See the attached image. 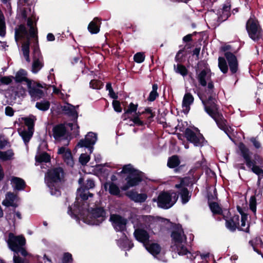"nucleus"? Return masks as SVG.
I'll return each instance as SVG.
<instances>
[{"instance_id":"f257e3e1","label":"nucleus","mask_w":263,"mask_h":263,"mask_svg":"<svg viewBox=\"0 0 263 263\" xmlns=\"http://www.w3.org/2000/svg\"><path fill=\"white\" fill-rule=\"evenodd\" d=\"M117 174L120 176L122 174L126 175L125 178L126 183L121 187L123 191H127L130 187L139 185L144 180V173L134 168L131 164L124 165L122 171Z\"/></svg>"},{"instance_id":"f03ea898","label":"nucleus","mask_w":263,"mask_h":263,"mask_svg":"<svg viewBox=\"0 0 263 263\" xmlns=\"http://www.w3.org/2000/svg\"><path fill=\"white\" fill-rule=\"evenodd\" d=\"M203 104L205 112L214 119L220 129L226 132L228 129L226 126L227 120L224 118L222 113L220 112L217 101L206 102Z\"/></svg>"},{"instance_id":"7ed1b4c3","label":"nucleus","mask_w":263,"mask_h":263,"mask_svg":"<svg viewBox=\"0 0 263 263\" xmlns=\"http://www.w3.org/2000/svg\"><path fill=\"white\" fill-rule=\"evenodd\" d=\"M246 29L249 37L255 42H258L262 39L263 30L254 15H252L247 21Z\"/></svg>"},{"instance_id":"20e7f679","label":"nucleus","mask_w":263,"mask_h":263,"mask_svg":"<svg viewBox=\"0 0 263 263\" xmlns=\"http://www.w3.org/2000/svg\"><path fill=\"white\" fill-rule=\"evenodd\" d=\"M106 212L103 207L92 208L85 217H83L84 222L91 225H99L106 218Z\"/></svg>"},{"instance_id":"39448f33","label":"nucleus","mask_w":263,"mask_h":263,"mask_svg":"<svg viewBox=\"0 0 263 263\" xmlns=\"http://www.w3.org/2000/svg\"><path fill=\"white\" fill-rule=\"evenodd\" d=\"M238 148L240 151L241 156L245 161L246 165L249 168H251V171L257 175H260L262 170L258 165H256V161L252 160L249 149L243 142H240L238 144Z\"/></svg>"},{"instance_id":"423d86ee","label":"nucleus","mask_w":263,"mask_h":263,"mask_svg":"<svg viewBox=\"0 0 263 263\" xmlns=\"http://www.w3.org/2000/svg\"><path fill=\"white\" fill-rule=\"evenodd\" d=\"M223 219L226 221V227L230 231L234 232L236 229H238L239 231H243L247 233L249 232V224H248L246 229L239 227V216L238 215L234 214L233 216H232L231 212L228 210L223 215Z\"/></svg>"},{"instance_id":"0eeeda50","label":"nucleus","mask_w":263,"mask_h":263,"mask_svg":"<svg viewBox=\"0 0 263 263\" xmlns=\"http://www.w3.org/2000/svg\"><path fill=\"white\" fill-rule=\"evenodd\" d=\"M184 137L187 141L196 147H202L207 142L203 135L200 133H196L191 128L187 127L184 132Z\"/></svg>"},{"instance_id":"6e6552de","label":"nucleus","mask_w":263,"mask_h":263,"mask_svg":"<svg viewBox=\"0 0 263 263\" xmlns=\"http://www.w3.org/2000/svg\"><path fill=\"white\" fill-rule=\"evenodd\" d=\"M97 140V134L93 132H88L84 139H81L77 144L78 147H86L88 148L90 153L93 149V145Z\"/></svg>"},{"instance_id":"1a4fd4ad","label":"nucleus","mask_w":263,"mask_h":263,"mask_svg":"<svg viewBox=\"0 0 263 263\" xmlns=\"http://www.w3.org/2000/svg\"><path fill=\"white\" fill-rule=\"evenodd\" d=\"M64 176L63 169L61 167H55L48 170L47 173V184L61 182Z\"/></svg>"},{"instance_id":"9d476101","label":"nucleus","mask_w":263,"mask_h":263,"mask_svg":"<svg viewBox=\"0 0 263 263\" xmlns=\"http://www.w3.org/2000/svg\"><path fill=\"white\" fill-rule=\"evenodd\" d=\"M109 221L111 222L116 231L123 232L126 230L127 220L121 215L116 214H110Z\"/></svg>"},{"instance_id":"9b49d317","label":"nucleus","mask_w":263,"mask_h":263,"mask_svg":"<svg viewBox=\"0 0 263 263\" xmlns=\"http://www.w3.org/2000/svg\"><path fill=\"white\" fill-rule=\"evenodd\" d=\"M171 194L166 192H161L157 198L158 206L164 209H168L173 205V203H171Z\"/></svg>"},{"instance_id":"f8f14e48","label":"nucleus","mask_w":263,"mask_h":263,"mask_svg":"<svg viewBox=\"0 0 263 263\" xmlns=\"http://www.w3.org/2000/svg\"><path fill=\"white\" fill-rule=\"evenodd\" d=\"M224 55L231 74H236L238 71V61L236 56L231 52H226Z\"/></svg>"},{"instance_id":"ddd939ff","label":"nucleus","mask_w":263,"mask_h":263,"mask_svg":"<svg viewBox=\"0 0 263 263\" xmlns=\"http://www.w3.org/2000/svg\"><path fill=\"white\" fill-rule=\"evenodd\" d=\"M8 244L10 249H17L20 246H24L26 244L25 238L22 235L15 236L13 233H10L9 234V239Z\"/></svg>"},{"instance_id":"4468645a","label":"nucleus","mask_w":263,"mask_h":263,"mask_svg":"<svg viewBox=\"0 0 263 263\" xmlns=\"http://www.w3.org/2000/svg\"><path fill=\"white\" fill-rule=\"evenodd\" d=\"M197 79L200 85L205 87L207 82L211 79V69L209 68H205L198 73V67L196 69Z\"/></svg>"},{"instance_id":"2eb2a0df","label":"nucleus","mask_w":263,"mask_h":263,"mask_svg":"<svg viewBox=\"0 0 263 263\" xmlns=\"http://www.w3.org/2000/svg\"><path fill=\"white\" fill-rule=\"evenodd\" d=\"M231 5L227 2L223 5L222 9L218 10L217 22L222 23L228 19L231 16Z\"/></svg>"},{"instance_id":"dca6fc26","label":"nucleus","mask_w":263,"mask_h":263,"mask_svg":"<svg viewBox=\"0 0 263 263\" xmlns=\"http://www.w3.org/2000/svg\"><path fill=\"white\" fill-rule=\"evenodd\" d=\"M134 235L137 240L144 245L149 242V235L147 231L143 229H136L134 231Z\"/></svg>"},{"instance_id":"f3484780","label":"nucleus","mask_w":263,"mask_h":263,"mask_svg":"<svg viewBox=\"0 0 263 263\" xmlns=\"http://www.w3.org/2000/svg\"><path fill=\"white\" fill-rule=\"evenodd\" d=\"M125 195L131 200L137 203L144 202L147 198V195L146 193H138L134 191H130L126 192Z\"/></svg>"},{"instance_id":"a211bd4d","label":"nucleus","mask_w":263,"mask_h":263,"mask_svg":"<svg viewBox=\"0 0 263 263\" xmlns=\"http://www.w3.org/2000/svg\"><path fill=\"white\" fill-rule=\"evenodd\" d=\"M102 18L95 17L88 25L87 29L88 31L92 34L99 33L100 30Z\"/></svg>"},{"instance_id":"6ab92c4d","label":"nucleus","mask_w":263,"mask_h":263,"mask_svg":"<svg viewBox=\"0 0 263 263\" xmlns=\"http://www.w3.org/2000/svg\"><path fill=\"white\" fill-rule=\"evenodd\" d=\"M27 87L29 93L33 99L39 100L44 96V92L42 90L32 86V82L27 84Z\"/></svg>"},{"instance_id":"aec40b11","label":"nucleus","mask_w":263,"mask_h":263,"mask_svg":"<svg viewBox=\"0 0 263 263\" xmlns=\"http://www.w3.org/2000/svg\"><path fill=\"white\" fill-rule=\"evenodd\" d=\"M67 132L66 128L64 124L61 123L56 125L53 127V136L56 140L65 136Z\"/></svg>"},{"instance_id":"412c9836","label":"nucleus","mask_w":263,"mask_h":263,"mask_svg":"<svg viewBox=\"0 0 263 263\" xmlns=\"http://www.w3.org/2000/svg\"><path fill=\"white\" fill-rule=\"evenodd\" d=\"M67 104L68 106L64 105L62 106V111L68 116L73 118L74 122H77L78 117V112L76 110L73 105L69 103Z\"/></svg>"},{"instance_id":"4be33fe9","label":"nucleus","mask_w":263,"mask_h":263,"mask_svg":"<svg viewBox=\"0 0 263 263\" xmlns=\"http://www.w3.org/2000/svg\"><path fill=\"white\" fill-rule=\"evenodd\" d=\"M78 182L79 184L81 185V187L79 190H83L84 192L92 189L95 186V181L91 178H88L86 181L84 182V178L81 177L79 178Z\"/></svg>"},{"instance_id":"5701e85b","label":"nucleus","mask_w":263,"mask_h":263,"mask_svg":"<svg viewBox=\"0 0 263 263\" xmlns=\"http://www.w3.org/2000/svg\"><path fill=\"white\" fill-rule=\"evenodd\" d=\"M27 72L23 69H20L16 73L14 79L16 83H21L23 81L26 82L27 84L31 83L32 81L26 77Z\"/></svg>"},{"instance_id":"b1692460","label":"nucleus","mask_w":263,"mask_h":263,"mask_svg":"<svg viewBox=\"0 0 263 263\" xmlns=\"http://www.w3.org/2000/svg\"><path fill=\"white\" fill-rule=\"evenodd\" d=\"M27 35H28V31L25 25L21 24L18 26V28L15 29L14 37L16 41Z\"/></svg>"},{"instance_id":"393cba45","label":"nucleus","mask_w":263,"mask_h":263,"mask_svg":"<svg viewBox=\"0 0 263 263\" xmlns=\"http://www.w3.org/2000/svg\"><path fill=\"white\" fill-rule=\"evenodd\" d=\"M145 248L146 250L153 256H156L158 255L161 250V247L157 243H146L145 245Z\"/></svg>"},{"instance_id":"a878e982","label":"nucleus","mask_w":263,"mask_h":263,"mask_svg":"<svg viewBox=\"0 0 263 263\" xmlns=\"http://www.w3.org/2000/svg\"><path fill=\"white\" fill-rule=\"evenodd\" d=\"M208 205L213 215H222L223 217V215L226 214L223 212L221 207L218 202H209Z\"/></svg>"},{"instance_id":"bb28decb","label":"nucleus","mask_w":263,"mask_h":263,"mask_svg":"<svg viewBox=\"0 0 263 263\" xmlns=\"http://www.w3.org/2000/svg\"><path fill=\"white\" fill-rule=\"evenodd\" d=\"M178 189L179 194L180 196L182 203L186 204L190 200L192 193L190 192L186 187H182Z\"/></svg>"},{"instance_id":"cd10ccee","label":"nucleus","mask_w":263,"mask_h":263,"mask_svg":"<svg viewBox=\"0 0 263 263\" xmlns=\"http://www.w3.org/2000/svg\"><path fill=\"white\" fill-rule=\"evenodd\" d=\"M138 108V104H134L133 102H131L129 106H128V108L125 109L124 112L122 115V119L123 120H126L130 118V115L132 113L136 112Z\"/></svg>"},{"instance_id":"c85d7f7f","label":"nucleus","mask_w":263,"mask_h":263,"mask_svg":"<svg viewBox=\"0 0 263 263\" xmlns=\"http://www.w3.org/2000/svg\"><path fill=\"white\" fill-rule=\"evenodd\" d=\"M194 98L193 95L190 93H185L182 100V107H185L189 111L190 108V105L194 102Z\"/></svg>"},{"instance_id":"c756f323","label":"nucleus","mask_w":263,"mask_h":263,"mask_svg":"<svg viewBox=\"0 0 263 263\" xmlns=\"http://www.w3.org/2000/svg\"><path fill=\"white\" fill-rule=\"evenodd\" d=\"M181 233H183L182 229H181L180 231H173L171 234V237L172 238V240L174 242L176 246L182 243L183 239Z\"/></svg>"},{"instance_id":"7c9ffc66","label":"nucleus","mask_w":263,"mask_h":263,"mask_svg":"<svg viewBox=\"0 0 263 263\" xmlns=\"http://www.w3.org/2000/svg\"><path fill=\"white\" fill-rule=\"evenodd\" d=\"M11 182L15 185V189L18 191L23 190L26 187L25 181L21 178L13 177Z\"/></svg>"},{"instance_id":"2f4dec72","label":"nucleus","mask_w":263,"mask_h":263,"mask_svg":"<svg viewBox=\"0 0 263 263\" xmlns=\"http://www.w3.org/2000/svg\"><path fill=\"white\" fill-rule=\"evenodd\" d=\"M88 198V195L85 193L83 190L79 194V197L77 196L76 199V201L74 202V206L76 208H80L82 205V202L87 200Z\"/></svg>"},{"instance_id":"473e14b6","label":"nucleus","mask_w":263,"mask_h":263,"mask_svg":"<svg viewBox=\"0 0 263 263\" xmlns=\"http://www.w3.org/2000/svg\"><path fill=\"white\" fill-rule=\"evenodd\" d=\"M180 163L179 157L177 155H173L168 158L167 165L170 168H174L177 167Z\"/></svg>"},{"instance_id":"72a5a7b5","label":"nucleus","mask_w":263,"mask_h":263,"mask_svg":"<svg viewBox=\"0 0 263 263\" xmlns=\"http://www.w3.org/2000/svg\"><path fill=\"white\" fill-rule=\"evenodd\" d=\"M33 59L40 60L43 58L39 45L38 39L34 41L33 46Z\"/></svg>"},{"instance_id":"f704fd0d","label":"nucleus","mask_w":263,"mask_h":263,"mask_svg":"<svg viewBox=\"0 0 263 263\" xmlns=\"http://www.w3.org/2000/svg\"><path fill=\"white\" fill-rule=\"evenodd\" d=\"M124 238L120 239V247L123 249L127 248V250H129L134 247V244L132 241L129 240L126 235L124 234Z\"/></svg>"},{"instance_id":"c9c22d12","label":"nucleus","mask_w":263,"mask_h":263,"mask_svg":"<svg viewBox=\"0 0 263 263\" xmlns=\"http://www.w3.org/2000/svg\"><path fill=\"white\" fill-rule=\"evenodd\" d=\"M33 130H29L28 129V130H24L19 133L20 135L22 138L24 142L26 145H27L28 143L30 141L33 136Z\"/></svg>"},{"instance_id":"e433bc0d","label":"nucleus","mask_w":263,"mask_h":263,"mask_svg":"<svg viewBox=\"0 0 263 263\" xmlns=\"http://www.w3.org/2000/svg\"><path fill=\"white\" fill-rule=\"evenodd\" d=\"M218 67L223 73H227L228 71V66L226 59L223 57H219L218 58Z\"/></svg>"},{"instance_id":"4c0bfd02","label":"nucleus","mask_w":263,"mask_h":263,"mask_svg":"<svg viewBox=\"0 0 263 263\" xmlns=\"http://www.w3.org/2000/svg\"><path fill=\"white\" fill-rule=\"evenodd\" d=\"M6 34V25L3 13L0 11V36L4 37Z\"/></svg>"},{"instance_id":"58836bf2","label":"nucleus","mask_w":263,"mask_h":263,"mask_svg":"<svg viewBox=\"0 0 263 263\" xmlns=\"http://www.w3.org/2000/svg\"><path fill=\"white\" fill-rule=\"evenodd\" d=\"M158 85L154 83L152 85V90L150 92L147 98V100L149 102L154 101L158 97L159 93L157 92Z\"/></svg>"},{"instance_id":"ea45409f","label":"nucleus","mask_w":263,"mask_h":263,"mask_svg":"<svg viewBox=\"0 0 263 263\" xmlns=\"http://www.w3.org/2000/svg\"><path fill=\"white\" fill-rule=\"evenodd\" d=\"M174 68L175 71L179 73L183 77L186 76L188 73V70L185 66L181 64H178L177 65H174Z\"/></svg>"},{"instance_id":"a19ab883","label":"nucleus","mask_w":263,"mask_h":263,"mask_svg":"<svg viewBox=\"0 0 263 263\" xmlns=\"http://www.w3.org/2000/svg\"><path fill=\"white\" fill-rule=\"evenodd\" d=\"M192 184V179L190 177H184L181 179L180 183L175 185V187L177 189L186 187Z\"/></svg>"},{"instance_id":"79ce46f5","label":"nucleus","mask_w":263,"mask_h":263,"mask_svg":"<svg viewBox=\"0 0 263 263\" xmlns=\"http://www.w3.org/2000/svg\"><path fill=\"white\" fill-rule=\"evenodd\" d=\"M50 156L46 152L35 156V160L39 163L48 162L50 161Z\"/></svg>"},{"instance_id":"37998d69","label":"nucleus","mask_w":263,"mask_h":263,"mask_svg":"<svg viewBox=\"0 0 263 263\" xmlns=\"http://www.w3.org/2000/svg\"><path fill=\"white\" fill-rule=\"evenodd\" d=\"M50 103L48 101H41L36 103L35 107L39 110L45 111L49 109Z\"/></svg>"},{"instance_id":"c03bdc74","label":"nucleus","mask_w":263,"mask_h":263,"mask_svg":"<svg viewBox=\"0 0 263 263\" xmlns=\"http://www.w3.org/2000/svg\"><path fill=\"white\" fill-rule=\"evenodd\" d=\"M43 66L44 64L40 61V60L33 59L31 71L33 73H36Z\"/></svg>"},{"instance_id":"a18cd8bd","label":"nucleus","mask_w":263,"mask_h":263,"mask_svg":"<svg viewBox=\"0 0 263 263\" xmlns=\"http://www.w3.org/2000/svg\"><path fill=\"white\" fill-rule=\"evenodd\" d=\"M108 191L110 194L115 196H119L120 190L119 187L114 182H110L108 187Z\"/></svg>"},{"instance_id":"49530a36","label":"nucleus","mask_w":263,"mask_h":263,"mask_svg":"<svg viewBox=\"0 0 263 263\" xmlns=\"http://www.w3.org/2000/svg\"><path fill=\"white\" fill-rule=\"evenodd\" d=\"M14 153L12 149H9L5 152L0 151V158L3 161H7L10 160Z\"/></svg>"},{"instance_id":"de8ad7c7","label":"nucleus","mask_w":263,"mask_h":263,"mask_svg":"<svg viewBox=\"0 0 263 263\" xmlns=\"http://www.w3.org/2000/svg\"><path fill=\"white\" fill-rule=\"evenodd\" d=\"M56 183H51L50 184H47L48 186L50 189V192L52 195H55L59 196L61 195V191L59 186L55 185Z\"/></svg>"},{"instance_id":"09e8293b","label":"nucleus","mask_w":263,"mask_h":263,"mask_svg":"<svg viewBox=\"0 0 263 263\" xmlns=\"http://www.w3.org/2000/svg\"><path fill=\"white\" fill-rule=\"evenodd\" d=\"M22 119L24 121L25 125L28 127V129L29 130H31L34 131V122L33 119L28 117H25Z\"/></svg>"},{"instance_id":"8fccbe9b","label":"nucleus","mask_w":263,"mask_h":263,"mask_svg":"<svg viewBox=\"0 0 263 263\" xmlns=\"http://www.w3.org/2000/svg\"><path fill=\"white\" fill-rule=\"evenodd\" d=\"M176 246V250L179 255H188L190 251H188L187 248L182 245V243L177 245Z\"/></svg>"},{"instance_id":"3c124183","label":"nucleus","mask_w":263,"mask_h":263,"mask_svg":"<svg viewBox=\"0 0 263 263\" xmlns=\"http://www.w3.org/2000/svg\"><path fill=\"white\" fill-rule=\"evenodd\" d=\"M22 50L23 52V54H29L30 53V41L29 39L27 37V40L25 42L22 46Z\"/></svg>"},{"instance_id":"603ef678","label":"nucleus","mask_w":263,"mask_h":263,"mask_svg":"<svg viewBox=\"0 0 263 263\" xmlns=\"http://www.w3.org/2000/svg\"><path fill=\"white\" fill-rule=\"evenodd\" d=\"M73 260L71 254L69 252H66L63 254L62 258V263H70Z\"/></svg>"},{"instance_id":"864d4df0","label":"nucleus","mask_w":263,"mask_h":263,"mask_svg":"<svg viewBox=\"0 0 263 263\" xmlns=\"http://www.w3.org/2000/svg\"><path fill=\"white\" fill-rule=\"evenodd\" d=\"M134 61L138 63H142L145 60V55L142 52H137L134 56Z\"/></svg>"},{"instance_id":"5fc2aeb1","label":"nucleus","mask_w":263,"mask_h":263,"mask_svg":"<svg viewBox=\"0 0 263 263\" xmlns=\"http://www.w3.org/2000/svg\"><path fill=\"white\" fill-rule=\"evenodd\" d=\"M90 156L86 154H81L79 162L82 165H85L90 160Z\"/></svg>"},{"instance_id":"6e6d98bb","label":"nucleus","mask_w":263,"mask_h":263,"mask_svg":"<svg viewBox=\"0 0 263 263\" xmlns=\"http://www.w3.org/2000/svg\"><path fill=\"white\" fill-rule=\"evenodd\" d=\"M102 85V83L101 81L97 80H92L89 83L90 87L93 89H100Z\"/></svg>"},{"instance_id":"4d7b16f0","label":"nucleus","mask_w":263,"mask_h":263,"mask_svg":"<svg viewBox=\"0 0 263 263\" xmlns=\"http://www.w3.org/2000/svg\"><path fill=\"white\" fill-rule=\"evenodd\" d=\"M250 209L254 213L256 212V199L254 196L251 197L249 203Z\"/></svg>"},{"instance_id":"13d9d810","label":"nucleus","mask_w":263,"mask_h":263,"mask_svg":"<svg viewBox=\"0 0 263 263\" xmlns=\"http://www.w3.org/2000/svg\"><path fill=\"white\" fill-rule=\"evenodd\" d=\"M218 194L216 188L214 190V193L213 194L211 192H208L207 193V198L208 200V203L209 202H213L212 200H217L218 199Z\"/></svg>"},{"instance_id":"bf43d9fd","label":"nucleus","mask_w":263,"mask_h":263,"mask_svg":"<svg viewBox=\"0 0 263 263\" xmlns=\"http://www.w3.org/2000/svg\"><path fill=\"white\" fill-rule=\"evenodd\" d=\"M13 78L14 77L12 76L2 77L1 78V83L2 84L9 85L12 82Z\"/></svg>"},{"instance_id":"052dcab7","label":"nucleus","mask_w":263,"mask_h":263,"mask_svg":"<svg viewBox=\"0 0 263 263\" xmlns=\"http://www.w3.org/2000/svg\"><path fill=\"white\" fill-rule=\"evenodd\" d=\"M129 119H130V121H133V123L137 126H144L145 124L144 122L141 120L140 118L138 117H130V118Z\"/></svg>"},{"instance_id":"680f3d73","label":"nucleus","mask_w":263,"mask_h":263,"mask_svg":"<svg viewBox=\"0 0 263 263\" xmlns=\"http://www.w3.org/2000/svg\"><path fill=\"white\" fill-rule=\"evenodd\" d=\"M23 246H20L18 247H17V249H12V251H13L15 253L18 254L19 253H21V254L24 256V257H26L27 254H28V253L27 252V251L25 250V249H24V248H23Z\"/></svg>"},{"instance_id":"e2e57ef3","label":"nucleus","mask_w":263,"mask_h":263,"mask_svg":"<svg viewBox=\"0 0 263 263\" xmlns=\"http://www.w3.org/2000/svg\"><path fill=\"white\" fill-rule=\"evenodd\" d=\"M29 35L30 37L35 39V40L37 38V28L30 27L29 30Z\"/></svg>"},{"instance_id":"0e129e2a","label":"nucleus","mask_w":263,"mask_h":263,"mask_svg":"<svg viewBox=\"0 0 263 263\" xmlns=\"http://www.w3.org/2000/svg\"><path fill=\"white\" fill-rule=\"evenodd\" d=\"M112 106L114 110L117 112L122 111V107L120 101L118 100H114L112 101Z\"/></svg>"},{"instance_id":"69168bd1","label":"nucleus","mask_w":263,"mask_h":263,"mask_svg":"<svg viewBox=\"0 0 263 263\" xmlns=\"http://www.w3.org/2000/svg\"><path fill=\"white\" fill-rule=\"evenodd\" d=\"M250 141L253 143L254 146L258 149L261 147L260 143L257 140L256 137H252L250 139Z\"/></svg>"},{"instance_id":"338daca9","label":"nucleus","mask_w":263,"mask_h":263,"mask_svg":"<svg viewBox=\"0 0 263 263\" xmlns=\"http://www.w3.org/2000/svg\"><path fill=\"white\" fill-rule=\"evenodd\" d=\"M13 262L14 263H27L25 262V259H23L17 254H14L13 256Z\"/></svg>"},{"instance_id":"774afa93","label":"nucleus","mask_w":263,"mask_h":263,"mask_svg":"<svg viewBox=\"0 0 263 263\" xmlns=\"http://www.w3.org/2000/svg\"><path fill=\"white\" fill-rule=\"evenodd\" d=\"M5 114L6 115L12 117L14 115V110L13 109L10 107V106H7L5 108Z\"/></svg>"}]
</instances>
